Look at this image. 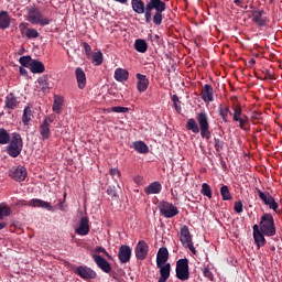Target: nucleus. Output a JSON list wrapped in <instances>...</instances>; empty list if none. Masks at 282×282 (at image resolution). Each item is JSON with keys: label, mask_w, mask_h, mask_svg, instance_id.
<instances>
[{"label": "nucleus", "mask_w": 282, "mask_h": 282, "mask_svg": "<svg viewBox=\"0 0 282 282\" xmlns=\"http://www.w3.org/2000/svg\"><path fill=\"white\" fill-rule=\"evenodd\" d=\"M132 10L137 14H144L145 21L151 23V19L155 25H162V20L164 17L162 12L166 10V3L162 0H150L147 2L145 7L142 0H131ZM153 10L155 13L153 15ZM153 17V18H152Z\"/></svg>", "instance_id": "nucleus-1"}, {"label": "nucleus", "mask_w": 282, "mask_h": 282, "mask_svg": "<svg viewBox=\"0 0 282 282\" xmlns=\"http://www.w3.org/2000/svg\"><path fill=\"white\" fill-rule=\"evenodd\" d=\"M197 120V121H196ZM196 120L191 118L186 122L187 131L192 133H200L203 140H210V123H208V115L206 112H198Z\"/></svg>", "instance_id": "nucleus-2"}, {"label": "nucleus", "mask_w": 282, "mask_h": 282, "mask_svg": "<svg viewBox=\"0 0 282 282\" xmlns=\"http://www.w3.org/2000/svg\"><path fill=\"white\" fill-rule=\"evenodd\" d=\"M258 228L265 237H274V235H276V227H274V217H272L271 214H264L263 216H261Z\"/></svg>", "instance_id": "nucleus-3"}, {"label": "nucleus", "mask_w": 282, "mask_h": 282, "mask_svg": "<svg viewBox=\"0 0 282 282\" xmlns=\"http://www.w3.org/2000/svg\"><path fill=\"white\" fill-rule=\"evenodd\" d=\"M21 151H23V139H21V134L13 132L9 139L7 152L11 158H19Z\"/></svg>", "instance_id": "nucleus-4"}, {"label": "nucleus", "mask_w": 282, "mask_h": 282, "mask_svg": "<svg viewBox=\"0 0 282 282\" xmlns=\"http://www.w3.org/2000/svg\"><path fill=\"white\" fill-rule=\"evenodd\" d=\"M28 18L26 21L32 23L33 25H50V19L43 17V13L36 9V7H28L26 8Z\"/></svg>", "instance_id": "nucleus-5"}, {"label": "nucleus", "mask_w": 282, "mask_h": 282, "mask_svg": "<svg viewBox=\"0 0 282 282\" xmlns=\"http://www.w3.org/2000/svg\"><path fill=\"white\" fill-rule=\"evenodd\" d=\"M181 242L183 243V246H186V248H188L192 254H197V250L193 245V238L191 237V231L188 230V227L186 225L181 227Z\"/></svg>", "instance_id": "nucleus-6"}, {"label": "nucleus", "mask_w": 282, "mask_h": 282, "mask_svg": "<svg viewBox=\"0 0 282 282\" xmlns=\"http://www.w3.org/2000/svg\"><path fill=\"white\" fill-rule=\"evenodd\" d=\"M176 276L180 279V281H188V259H180L176 262Z\"/></svg>", "instance_id": "nucleus-7"}, {"label": "nucleus", "mask_w": 282, "mask_h": 282, "mask_svg": "<svg viewBox=\"0 0 282 282\" xmlns=\"http://www.w3.org/2000/svg\"><path fill=\"white\" fill-rule=\"evenodd\" d=\"M160 213L165 219H172V217L180 215V209H177L173 203L163 202L160 205Z\"/></svg>", "instance_id": "nucleus-8"}, {"label": "nucleus", "mask_w": 282, "mask_h": 282, "mask_svg": "<svg viewBox=\"0 0 282 282\" xmlns=\"http://www.w3.org/2000/svg\"><path fill=\"white\" fill-rule=\"evenodd\" d=\"M256 191L258 193V197H260L263 204H265V206H269L271 210H274V213H276V209L279 208V203L274 199V197H272L270 193L265 194L261 192V189L259 188H256Z\"/></svg>", "instance_id": "nucleus-9"}, {"label": "nucleus", "mask_w": 282, "mask_h": 282, "mask_svg": "<svg viewBox=\"0 0 282 282\" xmlns=\"http://www.w3.org/2000/svg\"><path fill=\"white\" fill-rule=\"evenodd\" d=\"M251 19L258 28H265L268 25L270 19H268V15L265 14V11L263 10H254L252 12Z\"/></svg>", "instance_id": "nucleus-10"}, {"label": "nucleus", "mask_w": 282, "mask_h": 282, "mask_svg": "<svg viewBox=\"0 0 282 282\" xmlns=\"http://www.w3.org/2000/svg\"><path fill=\"white\" fill-rule=\"evenodd\" d=\"M9 177L14 180L15 182H23L28 177V170H25V167L21 165L13 166L9 171Z\"/></svg>", "instance_id": "nucleus-11"}, {"label": "nucleus", "mask_w": 282, "mask_h": 282, "mask_svg": "<svg viewBox=\"0 0 282 282\" xmlns=\"http://www.w3.org/2000/svg\"><path fill=\"white\" fill-rule=\"evenodd\" d=\"M75 274H77V276H80V279H85L86 281L96 279L97 276L96 271H94V269L85 265L77 267L75 270Z\"/></svg>", "instance_id": "nucleus-12"}, {"label": "nucleus", "mask_w": 282, "mask_h": 282, "mask_svg": "<svg viewBox=\"0 0 282 282\" xmlns=\"http://www.w3.org/2000/svg\"><path fill=\"white\" fill-rule=\"evenodd\" d=\"M135 258L139 261H144L147 259V256L149 254V245L144 240H140L134 249Z\"/></svg>", "instance_id": "nucleus-13"}, {"label": "nucleus", "mask_w": 282, "mask_h": 282, "mask_svg": "<svg viewBox=\"0 0 282 282\" xmlns=\"http://www.w3.org/2000/svg\"><path fill=\"white\" fill-rule=\"evenodd\" d=\"M200 98L204 100L207 105H210L213 100H215V90L213 89V86L210 84H206L202 91H200Z\"/></svg>", "instance_id": "nucleus-14"}, {"label": "nucleus", "mask_w": 282, "mask_h": 282, "mask_svg": "<svg viewBox=\"0 0 282 282\" xmlns=\"http://www.w3.org/2000/svg\"><path fill=\"white\" fill-rule=\"evenodd\" d=\"M75 232L80 237H86V235H89V218L82 217L78 227L75 228Z\"/></svg>", "instance_id": "nucleus-15"}, {"label": "nucleus", "mask_w": 282, "mask_h": 282, "mask_svg": "<svg viewBox=\"0 0 282 282\" xmlns=\"http://www.w3.org/2000/svg\"><path fill=\"white\" fill-rule=\"evenodd\" d=\"M265 234L261 232L259 229V225H253V239L254 243L259 250V248H263L265 246Z\"/></svg>", "instance_id": "nucleus-16"}, {"label": "nucleus", "mask_w": 282, "mask_h": 282, "mask_svg": "<svg viewBox=\"0 0 282 282\" xmlns=\"http://www.w3.org/2000/svg\"><path fill=\"white\" fill-rule=\"evenodd\" d=\"M118 257L120 263H129V261H131V247L121 245L119 248Z\"/></svg>", "instance_id": "nucleus-17"}, {"label": "nucleus", "mask_w": 282, "mask_h": 282, "mask_svg": "<svg viewBox=\"0 0 282 282\" xmlns=\"http://www.w3.org/2000/svg\"><path fill=\"white\" fill-rule=\"evenodd\" d=\"M75 78L77 80L78 89H85V87H87V75H85V70H83V68L77 67L75 69Z\"/></svg>", "instance_id": "nucleus-18"}, {"label": "nucleus", "mask_w": 282, "mask_h": 282, "mask_svg": "<svg viewBox=\"0 0 282 282\" xmlns=\"http://www.w3.org/2000/svg\"><path fill=\"white\" fill-rule=\"evenodd\" d=\"M93 259L96 265L102 270V272H106V274H109V272H111V264H109V262L106 261L105 258L98 254H94Z\"/></svg>", "instance_id": "nucleus-19"}, {"label": "nucleus", "mask_w": 282, "mask_h": 282, "mask_svg": "<svg viewBox=\"0 0 282 282\" xmlns=\"http://www.w3.org/2000/svg\"><path fill=\"white\" fill-rule=\"evenodd\" d=\"M234 121L239 122L240 129H243L246 124H248V117L242 116L241 117V107L240 106H235L234 108Z\"/></svg>", "instance_id": "nucleus-20"}, {"label": "nucleus", "mask_w": 282, "mask_h": 282, "mask_svg": "<svg viewBox=\"0 0 282 282\" xmlns=\"http://www.w3.org/2000/svg\"><path fill=\"white\" fill-rule=\"evenodd\" d=\"M137 89L141 94L147 91L149 89V78H147V75H142L140 73L137 74Z\"/></svg>", "instance_id": "nucleus-21"}, {"label": "nucleus", "mask_w": 282, "mask_h": 282, "mask_svg": "<svg viewBox=\"0 0 282 282\" xmlns=\"http://www.w3.org/2000/svg\"><path fill=\"white\" fill-rule=\"evenodd\" d=\"M28 206H31L32 208H45L46 210H53V207L48 202L39 198L29 200Z\"/></svg>", "instance_id": "nucleus-22"}, {"label": "nucleus", "mask_w": 282, "mask_h": 282, "mask_svg": "<svg viewBox=\"0 0 282 282\" xmlns=\"http://www.w3.org/2000/svg\"><path fill=\"white\" fill-rule=\"evenodd\" d=\"M145 195H160L162 193V184L158 181L144 187Z\"/></svg>", "instance_id": "nucleus-23"}, {"label": "nucleus", "mask_w": 282, "mask_h": 282, "mask_svg": "<svg viewBox=\"0 0 282 282\" xmlns=\"http://www.w3.org/2000/svg\"><path fill=\"white\" fill-rule=\"evenodd\" d=\"M169 261V249L160 248L156 254V268H161Z\"/></svg>", "instance_id": "nucleus-24"}, {"label": "nucleus", "mask_w": 282, "mask_h": 282, "mask_svg": "<svg viewBox=\"0 0 282 282\" xmlns=\"http://www.w3.org/2000/svg\"><path fill=\"white\" fill-rule=\"evenodd\" d=\"M4 107H6V109H9V110H12V109H15L17 107H19V100H17V97H14L13 94H9L6 97Z\"/></svg>", "instance_id": "nucleus-25"}, {"label": "nucleus", "mask_w": 282, "mask_h": 282, "mask_svg": "<svg viewBox=\"0 0 282 282\" xmlns=\"http://www.w3.org/2000/svg\"><path fill=\"white\" fill-rule=\"evenodd\" d=\"M63 102H65V99L62 96H54V102L52 107L54 113L61 115V112L63 111Z\"/></svg>", "instance_id": "nucleus-26"}, {"label": "nucleus", "mask_w": 282, "mask_h": 282, "mask_svg": "<svg viewBox=\"0 0 282 282\" xmlns=\"http://www.w3.org/2000/svg\"><path fill=\"white\" fill-rule=\"evenodd\" d=\"M30 69L32 74H43V72H45V65L40 61H33L30 64Z\"/></svg>", "instance_id": "nucleus-27"}, {"label": "nucleus", "mask_w": 282, "mask_h": 282, "mask_svg": "<svg viewBox=\"0 0 282 282\" xmlns=\"http://www.w3.org/2000/svg\"><path fill=\"white\" fill-rule=\"evenodd\" d=\"M0 28L1 30H8L10 28V15L7 11H0Z\"/></svg>", "instance_id": "nucleus-28"}, {"label": "nucleus", "mask_w": 282, "mask_h": 282, "mask_svg": "<svg viewBox=\"0 0 282 282\" xmlns=\"http://www.w3.org/2000/svg\"><path fill=\"white\" fill-rule=\"evenodd\" d=\"M129 78V70L124 68H117L115 70V79H117L119 83H122Z\"/></svg>", "instance_id": "nucleus-29"}, {"label": "nucleus", "mask_w": 282, "mask_h": 282, "mask_svg": "<svg viewBox=\"0 0 282 282\" xmlns=\"http://www.w3.org/2000/svg\"><path fill=\"white\" fill-rule=\"evenodd\" d=\"M40 134L42 137V140H50V135H52V132L47 122L42 121V123L40 124Z\"/></svg>", "instance_id": "nucleus-30"}, {"label": "nucleus", "mask_w": 282, "mask_h": 282, "mask_svg": "<svg viewBox=\"0 0 282 282\" xmlns=\"http://www.w3.org/2000/svg\"><path fill=\"white\" fill-rule=\"evenodd\" d=\"M134 50L137 52H140V54H144V52L149 50V45L147 44V41L139 39V40H135L134 42Z\"/></svg>", "instance_id": "nucleus-31"}, {"label": "nucleus", "mask_w": 282, "mask_h": 282, "mask_svg": "<svg viewBox=\"0 0 282 282\" xmlns=\"http://www.w3.org/2000/svg\"><path fill=\"white\" fill-rule=\"evenodd\" d=\"M33 115H32V108L26 107L23 110V116H22V122L25 127H28V124H30V122L32 121Z\"/></svg>", "instance_id": "nucleus-32"}, {"label": "nucleus", "mask_w": 282, "mask_h": 282, "mask_svg": "<svg viewBox=\"0 0 282 282\" xmlns=\"http://www.w3.org/2000/svg\"><path fill=\"white\" fill-rule=\"evenodd\" d=\"M37 88L41 89L44 94L46 91H50V82L47 80V77H42L37 79Z\"/></svg>", "instance_id": "nucleus-33"}, {"label": "nucleus", "mask_w": 282, "mask_h": 282, "mask_svg": "<svg viewBox=\"0 0 282 282\" xmlns=\"http://www.w3.org/2000/svg\"><path fill=\"white\" fill-rule=\"evenodd\" d=\"M133 149L138 153H149V147L147 145V143H144L142 141H135L133 143Z\"/></svg>", "instance_id": "nucleus-34"}, {"label": "nucleus", "mask_w": 282, "mask_h": 282, "mask_svg": "<svg viewBox=\"0 0 282 282\" xmlns=\"http://www.w3.org/2000/svg\"><path fill=\"white\" fill-rule=\"evenodd\" d=\"M160 269L161 276L169 279L171 276V263L161 264Z\"/></svg>", "instance_id": "nucleus-35"}, {"label": "nucleus", "mask_w": 282, "mask_h": 282, "mask_svg": "<svg viewBox=\"0 0 282 282\" xmlns=\"http://www.w3.org/2000/svg\"><path fill=\"white\" fill-rule=\"evenodd\" d=\"M91 63H94V65H102V52L101 51H97L95 53H93V55L90 57Z\"/></svg>", "instance_id": "nucleus-36"}, {"label": "nucleus", "mask_w": 282, "mask_h": 282, "mask_svg": "<svg viewBox=\"0 0 282 282\" xmlns=\"http://www.w3.org/2000/svg\"><path fill=\"white\" fill-rule=\"evenodd\" d=\"M220 195L224 202H230V199H232V195L230 194V189L227 187V185H223L220 187Z\"/></svg>", "instance_id": "nucleus-37"}, {"label": "nucleus", "mask_w": 282, "mask_h": 282, "mask_svg": "<svg viewBox=\"0 0 282 282\" xmlns=\"http://www.w3.org/2000/svg\"><path fill=\"white\" fill-rule=\"evenodd\" d=\"M10 142V133L8 130L0 128V144H8Z\"/></svg>", "instance_id": "nucleus-38"}, {"label": "nucleus", "mask_w": 282, "mask_h": 282, "mask_svg": "<svg viewBox=\"0 0 282 282\" xmlns=\"http://www.w3.org/2000/svg\"><path fill=\"white\" fill-rule=\"evenodd\" d=\"M202 195H204L205 197H208V199H213V189H210V185H208L207 183H204L202 185V191H200Z\"/></svg>", "instance_id": "nucleus-39"}, {"label": "nucleus", "mask_w": 282, "mask_h": 282, "mask_svg": "<svg viewBox=\"0 0 282 282\" xmlns=\"http://www.w3.org/2000/svg\"><path fill=\"white\" fill-rule=\"evenodd\" d=\"M218 112H219V116L223 119V121L224 122H228V113H230V109L229 108L219 107L218 108Z\"/></svg>", "instance_id": "nucleus-40"}, {"label": "nucleus", "mask_w": 282, "mask_h": 282, "mask_svg": "<svg viewBox=\"0 0 282 282\" xmlns=\"http://www.w3.org/2000/svg\"><path fill=\"white\" fill-rule=\"evenodd\" d=\"M10 207L7 205L0 204V219H3V217H10Z\"/></svg>", "instance_id": "nucleus-41"}, {"label": "nucleus", "mask_w": 282, "mask_h": 282, "mask_svg": "<svg viewBox=\"0 0 282 282\" xmlns=\"http://www.w3.org/2000/svg\"><path fill=\"white\" fill-rule=\"evenodd\" d=\"M172 101L175 110L177 111V113H180V111H182V102L180 101V97H177V95H173Z\"/></svg>", "instance_id": "nucleus-42"}, {"label": "nucleus", "mask_w": 282, "mask_h": 282, "mask_svg": "<svg viewBox=\"0 0 282 282\" xmlns=\"http://www.w3.org/2000/svg\"><path fill=\"white\" fill-rule=\"evenodd\" d=\"M24 36L26 39H39V31L36 29H28Z\"/></svg>", "instance_id": "nucleus-43"}, {"label": "nucleus", "mask_w": 282, "mask_h": 282, "mask_svg": "<svg viewBox=\"0 0 282 282\" xmlns=\"http://www.w3.org/2000/svg\"><path fill=\"white\" fill-rule=\"evenodd\" d=\"M19 63L22 64L23 67H30L32 64V57L31 56H22L19 59Z\"/></svg>", "instance_id": "nucleus-44"}, {"label": "nucleus", "mask_w": 282, "mask_h": 282, "mask_svg": "<svg viewBox=\"0 0 282 282\" xmlns=\"http://www.w3.org/2000/svg\"><path fill=\"white\" fill-rule=\"evenodd\" d=\"M111 110L113 113H129V108L122 106L112 107Z\"/></svg>", "instance_id": "nucleus-45"}, {"label": "nucleus", "mask_w": 282, "mask_h": 282, "mask_svg": "<svg viewBox=\"0 0 282 282\" xmlns=\"http://www.w3.org/2000/svg\"><path fill=\"white\" fill-rule=\"evenodd\" d=\"M83 47H84V51H85V54H86L87 58H90V56H91L94 53H91V46L89 45V43L84 42V43H83Z\"/></svg>", "instance_id": "nucleus-46"}, {"label": "nucleus", "mask_w": 282, "mask_h": 282, "mask_svg": "<svg viewBox=\"0 0 282 282\" xmlns=\"http://www.w3.org/2000/svg\"><path fill=\"white\" fill-rule=\"evenodd\" d=\"M110 175L113 177V180H120L122 174L120 173V170L115 167L110 170Z\"/></svg>", "instance_id": "nucleus-47"}, {"label": "nucleus", "mask_w": 282, "mask_h": 282, "mask_svg": "<svg viewBox=\"0 0 282 282\" xmlns=\"http://www.w3.org/2000/svg\"><path fill=\"white\" fill-rule=\"evenodd\" d=\"M234 209L238 214L243 213V203H241V200L236 202L235 205H234Z\"/></svg>", "instance_id": "nucleus-48"}, {"label": "nucleus", "mask_w": 282, "mask_h": 282, "mask_svg": "<svg viewBox=\"0 0 282 282\" xmlns=\"http://www.w3.org/2000/svg\"><path fill=\"white\" fill-rule=\"evenodd\" d=\"M214 142H215V149L219 153V151L224 149V142H221V140L219 139H214Z\"/></svg>", "instance_id": "nucleus-49"}, {"label": "nucleus", "mask_w": 282, "mask_h": 282, "mask_svg": "<svg viewBox=\"0 0 282 282\" xmlns=\"http://www.w3.org/2000/svg\"><path fill=\"white\" fill-rule=\"evenodd\" d=\"M19 30H20L22 36H25V32H28V23H25V22L20 23Z\"/></svg>", "instance_id": "nucleus-50"}, {"label": "nucleus", "mask_w": 282, "mask_h": 282, "mask_svg": "<svg viewBox=\"0 0 282 282\" xmlns=\"http://www.w3.org/2000/svg\"><path fill=\"white\" fill-rule=\"evenodd\" d=\"M54 120H56V116L54 115H48L47 117L44 118V120L42 122H46V124H52V122H54Z\"/></svg>", "instance_id": "nucleus-51"}, {"label": "nucleus", "mask_w": 282, "mask_h": 282, "mask_svg": "<svg viewBox=\"0 0 282 282\" xmlns=\"http://www.w3.org/2000/svg\"><path fill=\"white\" fill-rule=\"evenodd\" d=\"M203 274H204V276H206L207 279H210V278L213 276V273L210 272V270H209L208 268H204Z\"/></svg>", "instance_id": "nucleus-52"}, {"label": "nucleus", "mask_w": 282, "mask_h": 282, "mask_svg": "<svg viewBox=\"0 0 282 282\" xmlns=\"http://www.w3.org/2000/svg\"><path fill=\"white\" fill-rule=\"evenodd\" d=\"M107 192L108 195H111L112 197H118V194L116 193V187H109Z\"/></svg>", "instance_id": "nucleus-53"}, {"label": "nucleus", "mask_w": 282, "mask_h": 282, "mask_svg": "<svg viewBox=\"0 0 282 282\" xmlns=\"http://www.w3.org/2000/svg\"><path fill=\"white\" fill-rule=\"evenodd\" d=\"M134 184H138L139 186L144 182V178L142 176H135L133 178Z\"/></svg>", "instance_id": "nucleus-54"}, {"label": "nucleus", "mask_w": 282, "mask_h": 282, "mask_svg": "<svg viewBox=\"0 0 282 282\" xmlns=\"http://www.w3.org/2000/svg\"><path fill=\"white\" fill-rule=\"evenodd\" d=\"M95 252H97V253L102 252V254H105V253H107V250H106L105 248H102V247H97V248L95 249Z\"/></svg>", "instance_id": "nucleus-55"}, {"label": "nucleus", "mask_w": 282, "mask_h": 282, "mask_svg": "<svg viewBox=\"0 0 282 282\" xmlns=\"http://www.w3.org/2000/svg\"><path fill=\"white\" fill-rule=\"evenodd\" d=\"M20 74H21V76H28V69H25V67L21 66Z\"/></svg>", "instance_id": "nucleus-56"}, {"label": "nucleus", "mask_w": 282, "mask_h": 282, "mask_svg": "<svg viewBox=\"0 0 282 282\" xmlns=\"http://www.w3.org/2000/svg\"><path fill=\"white\" fill-rule=\"evenodd\" d=\"M166 281H169V278H164L161 275L158 282H166Z\"/></svg>", "instance_id": "nucleus-57"}, {"label": "nucleus", "mask_w": 282, "mask_h": 282, "mask_svg": "<svg viewBox=\"0 0 282 282\" xmlns=\"http://www.w3.org/2000/svg\"><path fill=\"white\" fill-rule=\"evenodd\" d=\"M6 226H8V224L0 221V230H3V228H6Z\"/></svg>", "instance_id": "nucleus-58"}, {"label": "nucleus", "mask_w": 282, "mask_h": 282, "mask_svg": "<svg viewBox=\"0 0 282 282\" xmlns=\"http://www.w3.org/2000/svg\"><path fill=\"white\" fill-rule=\"evenodd\" d=\"M254 63H257V61H254V58L249 59V65H254Z\"/></svg>", "instance_id": "nucleus-59"}, {"label": "nucleus", "mask_w": 282, "mask_h": 282, "mask_svg": "<svg viewBox=\"0 0 282 282\" xmlns=\"http://www.w3.org/2000/svg\"><path fill=\"white\" fill-rule=\"evenodd\" d=\"M234 3H236V6H240L241 0H234Z\"/></svg>", "instance_id": "nucleus-60"}, {"label": "nucleus", "mask_w": 282, "mask_h": 282, "mask_svg": "<svg viewBox=\"0 0 282 282\" xmlns=\"http://www.w3.org/2000/svg\"><path fill=\"white\" fill-rule=\"evenodd\" d=\"M117 1L118 3H127V0H115Z\"/></svg>", "instance_id": "nucleus-61"}, {"label": "nucleus", "mask_w": 282, "mask_h": 282, "mask_svg": "<svg viewBox=\"0 0 282 282\" xmlns=\"http://www.w3.org/2000/svg\"><path fill=\"white\" fill-rule=\"evenodd\" d=\"M105 254H106V257H107L108 259H110V260L112 259V258H111V254H109V252L106 251Z\"/></svg>", "instance_id": "nucleus-62"}, {"label": "nucleus", "mask_w": 282, "mask_h": 282, "mask_svg": "<svg viewBox=\"0 0 282 282\" xmlns=\"http://www.w3.org/2000/svg\"><path fill=\"white\" fill-rule=\"evenodd\" d=\"M257 116H259V115H257V113H256V115H253V118H257Z\"/></svg>", "instance_id": "nucleus-63"}]
</instances>
